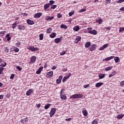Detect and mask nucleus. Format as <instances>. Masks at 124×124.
<instances>
[{
	"instance_id": "nucleus-1",
	"label": "nucleus",
	"mask_w": 124,
	"mask_h": 124,
	"mask_svg": "<svg viewBox=\"0 0 124 124\" xmlns=\"http://www.w3.org/2000/svg\"><path fill=\"white\" fill-rule=\"evenodd\" d=\"M82 97H84V95L83 94L78 93V94H74L72 95L70 98L72 99H75L77 98H82Z\"/></svg>"
},
{
	"instance_id": "nucleus-2",
	"label": "nucleus",
	"mask_w": 124,
	"mask_h": 124,
	"mask_svg": "<svg viewBox=\"0 0 124 124\" xmlns=\"http://www.w3.org/2000/svg\"><path fill=\"white\" fill-rule=\"evenodd\" d=\"M63 92H64V89H62L60 92V96L61 99H64V100H65V99H66V95L65 93L62 94Z\"/></svg>"
},
{
	"instance_id": "nucleus-3",
	"label": "nucleus",
	"mask_w": 124,
	"mask_h": 124,
	"mask_svg": "<svg viewBox=\"0 0 124 124\" xmlns=\"http://www.w3.org/2000/svg\"><path fill=\"white\" fill-rule=\"evenodd\" d=\"M36 61V57L35 56H33L30 58V63L31 64H32V63H34Z\"/></svg>"
},
{
	"instance_id": "nucleus-4",
	"label": "nucleus",
	"mask_w": 124,
	"mask_h": 124,
	"mask_svg": "<svg viewBox=\"0 0 124 124\" xmlns=\"http://www.w3.org/2000/svg\"><path fill=\"white\" fill-rule=\"evenodd\" d=\"M55 113H56V108H52L49 112L50 118H52L55 115Z\"/></svg>"
},
{
	"instance_id": "nucleus-5",
	"label": "nucleus",
	"mask_w": 124,
	"mask_h": 124,
	"mask_svg": "<svg viewBox=\"0 0 124 124\" xmlns=\"http://www.w3.org/2000/svg\"><path fill=\"white\" fill-rule=\"evenodd\" d=\"M96 45L92 44L91 45V47L89 48V50L91 51H94L96 49Z\"/></svg>"
},
{
	"instance_id": "nucleus-6",
	"label": "nucleus",
	"mask_w": 124,
	"mask_h": 124,
	"mask_svg": "<svg viewBox=\"0 0 124 124\" xmlns=\"http://www.w3.org/2000/svg\"><path fill=\"white\" fill-rule=\"evenodd\" d=\"M17 29L19 30V31H25V30H26L25 26H24L23 24L18 25Z\"/></svg>"
},
{
	"instance_id": "nucleus-7",
	"label": "nucleus",
	"mask_w": 124,
	"mask_h": 124,
	"mask_svg": "<svg viewBox=\"0 0 124 124\" xmlns=\"http://www.w3.org/2000/svg\"><path fill=\"white\" fill-rule=\"evenodd\" d=\"M41 16H42V13H37L34 15V18L38 19V18H40Z\"/></svg>"
},
{
	"instance_id": "nucleus-8",
	"label": "nucleus",
	"mask_w": 124,
	"mask_h": 124,
	"mask_svg": "<svg viewBox=\"0 0 124 124\" xmlns=\"http://www.w3.org/2000/svg\"><path fill=\"white\" fill-rule=\"evenodd\" d=\"M53 19H54V16H46L45 20V21H51V20H53Z\"/></svg>"
},
{
	"instance_id": "nucleus-9",
	"label": "nucleus",
	"mask_w": 124,
	"mask_h": 124,
	"mask_svg": "<svg viewBox=\"0 0 124 124\" xmlns=\"http://www.w3.org/2000/svg\"><path fill=\"white\" fill-rule=\"evenodd\" d=\"M108 45H109V44H106L104 45L102 47L99 48V51H102V50H104L105 48H107V47H108Z\"/></svg>"
},
{
	"instance_id": "nucleus-10",
	"label": "nucleus",
	"mask_w": 124,
	"mask_h": 124,
	"mask_svg": "<svg viewBox=\"0 0 124 124\" xmlns=\"http://www.w3.org/2000/svg\"><path fill=\"white\" fill-rule=\"evenodd\" d=\"M32 93H33V89H29L26 92V95H27V96H29V95H31V94Z\"/></svg>"
},
{
	"instance_id": "nucleus-11",
	"label": "nucleus",
	"mask_w": 124,
	"mask_h": 124,
	"mask_svg": "<svg viewBox=\"0 0 124 124\" xmlns=\"http://www.w3.org/2000/svg\"><path fill=\"white\" fill-rule=\"evenodd\" d=\"M88 33H91V34H93L94 35H95V34H97V31H96L95 30H93V31H88Z\"/></svg>"
},
{
	"instance_id": "nucleus-12",
	"label": "nucleus",
	"mask_w": 124,
	"mask_h": 124,
	"mask_svg": "<svg viewBox=\"0 0 124 124\" xmlns=\"http://www.w3.org/2000/svg\"><path fill=\"white\" fill-rule=\"evenodd\" d=\"M61 41H62V38H57L54 39V42L56 44H59V43H60V42H61Z\"/></svg>"
},
{
	"instance_id": "nucleus-13",
	"label": "nucleus",
	"mask_w": 124,
	"mask_h": 124,
	"mask_svg": "<svg viewBox=\"0 0 124 124\" xmlns=\"http://www.w3.org/2000/svg\"><path fill=\"white\" fill-rule=\"evenodd\" d=\"M82 112L83 115L85 116V117H86V116L88 115V111H87V109H86L85 108H83Z\"/></svg>"
},
{
	"instance_id": "nucleus-14",
	"label": "nucleus",
	"mask_w": 124,
	"mask_h": 124,
	"mask_svg": "<svg viewBox=\"0 0 124 124\" xmlns=\"http://www.w3.org/2000/svg\"><path fill=\"white\" fill-rule=\"evenodd\" d=\"M27 23L28 25H34V21L31 19H27Z\"/></svg>"
},
{
	"instance_id": "nucleus-15",
	"label": "nucleus",
	"mask_w": 124,
	"mask_h": 124,
	"mask_svg": "<svg viewBox=\"0 0 124 124\" xmlns=\"http://www.w3.org/2000/svg\"><path fill=\"white\" fill-rule=\"evenodd\" d=\"M62 76H60L59 78L56 80L57 84H60L62 82Z\"/></svg>"
},
{
	"instance_id": "nucleus-16",
	"label": "nucleus",
	"mask_w": 124,
	"mask_h": 124,
	"mask_svg": "<svg viewBox=\"0 0 124 124\" xmlns=\"http://www.w3.org/2000/svg\"><path fill=\"white\" fill-rule=\"evenodd\" d=\"M29 121V118L28 117H26L25 118H24V119H21L20 120V122L21 123V124H25V123H27V122Z\"/></svg>"
},
{
	"instance_id": "nucleus-17",
	"label": "nucleus",
	"mask_w": 124,
	"mask_h": 124,
	"mask_svg": "<svg viewBox=\"0 0 124 124\" xmlns=\"http://www.w3.org/2000/svg\"><path fill=\"white\" fill-rule=\"evenodd\" d=\"M81 37L80 36H77L75 39V43H78L81 40Z\"/></svg>"
},
{
	"instance_id": "nucleus-18",
	"label": "nucleus",
	"mask_w": 124,
	"mask_h": 124,
	"mask_svg": "<svg viewBox=\"0 0 124 124\" xmlns=\"http://www.w3.org/2000/svg\"><path fill=\"white\" fill-rule=\"evenodd\" d=\"M42 70H43V66H41L38 69V70L36 72V74H40Z\"/></svg>"
},
{
	"instance_id": "nucleus-19",
	"label": "nucleus",
	"mask_w": 124,
	"mask_h": 124,
	"mask_svg": "<svg viewBox=\"0 0 124 124\" xmlns=\"http://www.w3.org/2000/svg\"><path fill=\"white\" fill-rule=\"evenodd\" d=\"M73 30L75 31H80V27L78 25L75 26L73 28Z\"/></svg>"
},
{
	"instance_id": "nucleus-20",
	"label": "nucleus",
	"mask_w": 124,
	"mask_h": 124,
	"mask_svg": "<svg viewBox=\"0 0 124 124\" xmlns=\"http://www.w3.org/2000/svg\"><path fill=\"white\" fill-rule=\"evenodd\" d=\"M53 71H50V72L47 73L46 77L47 78H49L50 77H52V76H53Z\"/></svg>"
},
{
	"instance_id": "nucleus-21",
	"label": "nucleus",
	"mask_w": 124,
	"mask_h": 124,
	"mask_svg": "<svg viewBox=\"0 0 124 124\" xmlns=\"http://www.w3.org/2000/svg\"><path fill=\"white\" fill-rule=\"evenodd\" d=\"M11 49H12V51H15V52H16V53H18V52H19V51H20V49H19L18 48H17L15 46H14Z\"/></svg>"
},
{
	"instance_id": "nucleus-22",
	"label": "nucleus",
	"mask_w": 124,
	"mask_h": 124,
	"mask_svg": "<svg viewBox=\"0 0 124 124\" xmlns=\"http://www.w3.org/2000/svg\"><path fill=\"white\" fill-rule=\"evenodd\" d=\"M96 22L98 23L99 25H101L102 22H103V20L101 18H99L96 19Z\"/></svg>"
},
{
	"instance_id": "nucleus-23",
	"label": "nucleus",
	"mask_w": 124,
	"mask_h": 124,
	"mask_svg": "<svg viewBox=\"0 0 124 124\" xmlns=\"http://www.w3.org/2000/svg\"><path fill=\"white\" fill-rule=\"evenodd\" d=\"M103 82H98V83H97L96 84H95V87L96 88H99L100 87H101V86H102V85H103Z\"/></svg>"
},
{
	"instance_id": "nucleus-24",
	"label": "nucleus",
	"mask_w": 124,
	"mask_h": 124,
	"mask_svg": "<svg viewBox=\"0 0 124 124\" xmlns=\"http://www.w3.org/2000/svg\"><path fill=\"white\" fill-rule=\"evenodd\" d=\"M6 38H7V41H10L11 40V37L9 33H8L5 36Z\"/></svg>"
},
{
	"instance_id": "nucleus-25",
	"label": "nucleus",
	"mask_w": 124,
	"mask_h": 124,
	"mask_svg": "<svg viewBox=\"0 0 124 124\" xmlns=\"http://www.w3.org/2000/svg\"><path fill=\"white\" fill-rule=\"evenodd\" d=\"M105 77V74L101 73L99 74V79H103Z\"/></svg>"
},
{
	"instance_id": "nucleus-26",
	"label": "nucleus",
	"mask_w": 124,
	"mask_h": 124,
	"mask_svg": "<svg viewBox=\"0 0 124 124\" xmlns=\"http://www.w3.org/2000/svg\"><path fill=\"white\" fill-rule=\"evenodd\" d=\"M91 42H86L85 45V48H89V47L91 46Z\"/></svg>"
},
{
	"instance_id": "nucleus-27",
	"label": "nucleus",
	"mask_w": 124,
	"mask_h": 124,
	"mask_svg": "<svg viewBox=\"0 0 124 124\" xmlns=\"http://www.w3.org/2000/svg\"><path fill=\"white\" fill-rule=\"evenodd\" d=\"M57 35V34L56 33V32H53V33H52L50 35V38H54V37H56Z\"/></svg>"
},
{
	"instance_id": "nucleus-28",
	"label": "nucleus",
	"mask_w": 124,
	"mask_h": 124,
	"mask_svg": "<svg viewBox=\"0 0 124 124\" xmlns=\"http://www.w3.org/2000/svg\"><path fill=\"white\" fill-rule=\"evenodd\" d=\"M117 73V71H113L111 74H110L109 75V78H111V77H113V76H114V75H115V74Z\"/></svg>"
},
{
	"instance_id": "nucleus-29",
	"label": "nucleus",
	"mask_w": 124,
	"mask_h": 124,
	"mask_svg": "<svg viewBox=\"0 0 124 124\" xmlns=\"http://www.w3.org/2000/svg\"><path fill=\"white\" fill-rule=\"evenodd\" d=\"M114 58H115V56H110L108 58H106L105 59V61H110V60H112V59H114Z\"/></svg>"
},
{
	"instance_id": "nucleus-30",
	"label": "nucleus",
	"mask_w": 124,
	"mask_h": 124,
	"mask_svg": "<svg viewBox=\"0 0 124 124\" xmlns=\"http://www.w3.org/2000/svg\"><path fill=\"white\" fill-rule=\"evenodd\" d=\"M60 28L61 29H64V30H66V29H67V26L64 24H61Z\"/></svg>"
},
{
	"instance_id": "nucleus-31",
	"label": "nucleus",
	"mask_w": 124,
	"mask_h": 124,
	"mask_svg": "<svg viewBox=\"0 0 124 124\" xmlns=\"http://www.w3.org/2000/svg\"><path fill=\"white\" fill-rule=\"evenodd\" d=\"M50 7V3H46L44 5V9H47Z\"/></svg>"
},
{
	"instance_id": "nucleus-32",
	"label": "nucleus",
	"mask_w": 124,
	"mask_h": 124,
	"mask_svg": "<svg viewBox=\"0 0 124 124\" xmlns=\"http://www.w3.org/2000/svg\"><path fill=\"white\" fill-rule=\"evenodd\" d=\"M114 61L116 63L119 62H120V58H119V57H114Z\"/></svg>"
},
{
	"instance_id": "nucleus-33",
	"label": "nucleus",
	"mask_w": 124,
	"mask_h": 124,
	"mask_svg": "<svg viewBox=\"0 0 124 124\" xmlns=\"http://www.w3.org/2000/svg\"><path fill=\"white\" fill-rule=\"evenodd\" d=\"M113 68V66H108L105 69V71H109V70H111Z\"/></svg>"
},
{
	"instance_id": "nucleus-34",
	"label": "nucleus",
	"mask_w": 124,
	"mask_h": 124,
	"mask_svg": "<svg viewBox=\"0 0 124 124\" xmlns=\"http://www.w3.org/2000/svg\"><path fill=\"white\" fill-rule=\"evenodd\" d=\"M28 50H30V51H31V52H33V46H29L27 47Z\"/></svg>"
},
{
	"instance_id": "nucleus-35",
	"label": "nucleus",
	"mask_w": 124,
	"mask_h": 124,
	"mask_svg": "<svg viewBox=\"0 0 124 124\" xmlns=\"http://www.w3.org/2000/svg\"><path fill=\"white\" fill-rule=\"evenodd\" d=\"M52 29L51 28H49L46 30V33H51L52 32Z\"/></svg>"
},
{
	"instance_id": "nucleus-36",
	"label": "nucleus",
	"mask_w": 124,
	"mask_h": 124,
	"mask_svg": "<svg viewBox=\"0 0 124 124\" xmlns=\"http://www.w3.org/2000/svg\"><path fill=\"white\" fill-rule=\"evenodd\" d=\"M35 51H39V48L38 47H33V52H35Z\"/></svg>"
},
{
	"instance_id": "nucleus-37",
	"label": "nucleus",
	"mask_w": 124,
	"mask_h": 124,
	"mask_svg": "<svg viewBox=\"0 0 124 124\" xmlns=\"http://www.w3.org/2000/svg\"><path fill=\"white\" fill-rule=\"evenodd\" d=\"M98 124V122H97V121H96V120H93L91 123V124Z\"/></svg>"
},
{
	"instance_id": "nucleus-38",
	"label": "nucleus",
	"mask_w": 124,
	"mask_h": 124,
	"mask_svg": "<svg viewBox=\"0 0 124 124\" xmlns=\"http://www.w3.org/2000/svg\"><path fill=\"white\" fill-rule=\"evenodd\" d=\"M50 106H51V104H47V105H46L45 106V109H48V108H49V107H50Z\"/></svg>"
},
{
	"instance_id": "nucleus-39",
	"label": "nucleus",
	"mask_w": 124,
	"mask_h": 124,
	"mask_svg": "<svg viewBox=\"0 0 124 124\" xmlns=\"http://www.w3.org/2000/svg\"><path fill=\"white\" fill-rule=\"evenodd\" d=\"M86 10H87L86 9H82L78 11V13H82L83 12H85Z\"/></svg>"
},
{
	"instance_id": "nucleus-40",
	"label": "nucleus",
	"mask_w": 124,
	"mask_h": 124,
	"mask_svg": "<svg viewBox=\"0 0 124 124\" xmlns=\"http://www.w3.org/2000/svg\"><path fill=\"white\" fill-rule=\"evenodd\" d=\"M40 40H43L44 35L43 34H40L39 35Z\"/></svg>"
},
{
	"instance_id": "nucleus-41",
	"label": "nucleus",
	"mask_w": 124,
	"mask_h": 124,
	"mask_svg": "<svg viewBox=\"0 0 124 124\" xmlns=\"http://www.w3.org/2000/svg\"><path fill=\"white\" fill-rule=\"evenodd\" d=\"M0 66H1L2 67H5V66H6V63L4 62V63H1Z\"/></svg>"
},
{
	"instance_id": "nucleus-42",
	"label": "nucleus",
	"mask_w": 124,
	"mask_h": 124,
	"mask_svg": "<svg viewBox=\"0 0 124 124\" xmlns=\"http://www.w3.org/2000/svg\"><path fill=\"white\" fill-rule=\"evenodd\" d=\"M74 14V11L70 12V13H69V17H71V16H72V15H73Z\"/></svg>"
},
{
	"instance_id": "nucleus-43",
	"label": "nucleus",
	"mask_w": 124,
	"mask_h": 124,
	"mask_svg": "<svg viewBox=\"0 0 124 124\" xmlns=\"http://www.w3.org/2000/svg\"><path fill=\"white\" fill-rule=\"evenodd\" d=\"M120 87H124V80L122 81L120 83Z\"/></svg>"
},
{
	"instance_id": "nucleus-44",
	"label": "nucleus",
	"mask_w": 124,
	"mask_h": 124,
	"mask_svg": "<svg viewBox=\"0 0 124 124\" xmlns=\"http://www.w3.org/2000/svg\"><path fill=\"white\" fill-rule=\"evenodd\" d=\"M67 79L68 78L66 77H64L62 80L63 83H64V82H65Z\"/></svg>"
},
{
	"instance_id": "nucleus-45",
	"label": "nucleus",
	"mask_w": 124,
	"mask_h": 124,
	"mask_svg": "<svg viewBox=\"0 0 124 124\" xmlns=\"http://www.w3.org/2000/svg\"><path fill=\"white\" fill-rule=\"evenodd\" d=\"M123 31H124V27H121L119 29V32H122Z\"/></svg>"
},
{
	"instance_id": "nucleus-46",
	"label": "nucleus",
	"mask_w": 124,
	"mask_h": 124,
	"mask_svg": "<svg viewBox=\"0 0 124 124\" xmlns=\"http://www.w3.org/2000/svg\"><path fill=\"white\" fill-rule=\"evenodd\" d=\"M17 46V47H20V46H21V42H17L16 44Z\"/></svg>"
},
{
	"instance_id": "nucleus-47",
	"label": "nucleus",
	"mask_w": 124,
	"mask_h": 124,
	"mask_svg": "<svg viewBox=\"0 0 124 124\" xmlns=\"http://www.w3.org/2000/svg\"><path fill=\"white\" fill-rule=\"evenodd\" d=\"M65 54H66V51H64L60 53V55L63 56V55H65Z\"/></svg>"
},
{
	"instance_id": "nucleus-48",
	"label": "nucleus",
	"mask_w": 124,
	"mask_h": 124,
	"mask_svg": "<svg viewBox=\"0 0 124 124\" xmlns=\"http://www.w3.org/2000/svg\"><path fill=\"white\" fill-rule=\"evenodd\" d=\"M4 69V68H3V67H0V74H1V73H2V71H3Z\"/></svg>"
},
{
	"instance_id": "nucleus-49",
	"label": "nucleus",
	"mask_w": 124,
	"mask_h": 124,
	"mask_svg": "<svg viewBox=\"0 0 124 124\" xmlns=\"http://www.w3.org/2000/svg\"><path fill=\"white\" fill-rule=\"evenodd\" d=\"M57 7V5H52L51 7V9H55Z\"/></svg>"
},
{
	"instance_id": "nucleus-50",
	"label": "nucleus",
	"mask_w": 124,
	"mask_h": 124,
	"mask_svg": "<svg viewBox=\"0 0 124 124\" xmlns=\"http://www.w3.org/2000/svg\"><path fill=\"white\" fill-rule=\"evenodd\" d=\"M54 3H55V1H54V0H50V1H49V4H50V5H51L52 4H54Z\"/></svg>"
},
{
	"instance_id": "nucleus-51",
	"label": "nucleus",
	"mask_w": 124,
	"mask_h": 124,
	"mask_svg": "<svg viewBox=\"0 0 124 124\" xmlns=\"http://www.w3.org/2000/svg\"><path fill=\"white\" fill-rule=\"evenodd\" d=\"M6 32L5 31H1L0 32V34L1 35V36H2L3 34H4V33Z\"/></svg>"
},
{
	"instance_id": "nucleus-52",
	"label": "nucleus",
	"mask_w": 124,
	"mask_h": 124,
	"mask_svg": "<svg viewBox=\"0 0 124 124\" xmlns=\"http://www.w3.org/2000/svg\"><path fill=\"white\" fill-rule=\"evenodd\" d=\"M88 87H90V84H86V85H84L83 86L84 89H87V88H88Z\"/></svg>"
},
{
	"instance_id": "nucleus-53",
	"label": "nucleus",
	"mask_w": 124,
	"mask_h": 124,
	"mask_svg": "<svg viewBox=\"0 0 124 124\" xmlns=\"http://www.w3.org/2000/svg\"><path fill=\"white\" fill-rule=\"evenodd\" d=\"M62 15L60 13L57 14V17L58 18H62Z\"/></svg>"
},
{
	"instance_id": "nucleus-54",
	"label": "nucleus",
	"mask_w": 124,
	"mask_h": 124,
	"mask_svg": "<svg viewBox=\"0 0 124 124\" xmlns=\"http://www.w3.org/2000/svg\"><path fill=\"white\" fill-rule=\"evenodd\" d=\"M16 68L18 69V70L19 71H21V70H22V68H21V67L20 66H17L16 67Z\"/></svg>"
},
{
	"instance_id": "nucleus-55",
	"label": "nucleus",
	"mask_w": 124,
	"mask_h": 124,
	"mask_svg": "<svg viewBox=\"0 0 124 124\" xmlns=\"http://www.w3.org/2000/svg\"><path fill=\"white\" fill-rule=\"evenodd\" d=\"M4 52L5 53H8V52H9V49L6 48V47H5Z\"/></svg>"
},
{
	"instance_id": "nucleus-56",
	"label": "nucleus",
	"mask_w": 124,
	"mask_h": 124,
	"mask_svg": "<svg viewBox=\"0 0 124 124\" xmlns=\"http://www.w3.org/2000/svg\"><path fill=\"white\" fill-rule=\"evenodd\" d=\"M122 2H124V0H119L117 1V3H122Z\"/></svg>"
},
{
	"instance_id": "nucleus-57",
	"label": "nucleus",
	"mask_w": 124,
	"mask_h": 124,
	"mask_svg": "<svg viewBox=\"0 0 124 124\" xmlns=\"http://www.w3.org/2000/svg\"><path fill=\"white\" fill-rule=\"evenodd\" d=\"M16 27H17V25L16 24H15V23L13 24L12 28L13 29H15V28H16Z\"/></svg>"
},
{
	"instance_id": "nucleus-58",
	"label": "nucleus",
	"mask_w": 124,
	"mask_h": 124,
	"mask_svg": "<svg viewBox=\"0 0 124 124\" xmlns=\"http://www.w3.org/2000/svg\"><path fill=\"white\" fill-rule=\"evenodd\" d=\"M71 76V73H69L67 76L66 77L68 79H69V77Z\"/></svg>"
},
{
	"instance_id": "nucleus-59",
	"label": "nucleus",
	"mask_w": 124,
	"mask_h": 124,
	"mask_svg": "<svg viewBox=\"0 0 124 124\" xmlns=\"http://www.w3.org/2000/svg\"><path fill=\"white\" fill-rule=\"evenodd\" d=\"M13 78H14V74H12L10 76V79H12Z\"/></svg>"
},
{
	"instance_id": "nucleus-60",
	"label": "nucleus",
	"mask_w": 124,
	"mask_h": 124,
	"mask_svg": "<svg viewBox=\"0 0 124 124\" xmlns=\"http://www.w3.org/2000/svg\"><path fill=\"white\" fill-rule=\"evenodd\" d=\"M123 117H124L123 115H118L117 118H119L120 119H122Z\"/></svg>"
},
{
	"instance_id": "nucleus-61",
	"label": "nucleus",
	"mask_w": 124,
	"mask_h": 124,
	"mask_svg": "<svg viewBox=\"0 0 124 124\" xmlns=\"http://www.w3.org/2000/svg\"><path fill=\"white\" fill-rule=\"evenodd\" d=\"M106 3H110L111 2V0H105Z\"/></svg>"
},
{
	"instance_id": "nucleus-62",
	"label": "nucleus",
	"mask_w": 124,
	"mask_h": 124,
	"mask_svg": "<svg viewBox=\"0 0 124 124\" xmlns=\"http://www.w3.org/2000/svg\"><path fill=\"white\" fill-rule=\"evenodd\" d=\"M65 121H66V122H70V121H71V118H69L66 119Z\"/></svg>"
},
{
	"instance_id": "nucleus-63",
	"label": "nucleus",
	"mask_w": 124,
	"mask_h": 124,
	"mask_svg": "<svg viewBox=\"0 0 124 124\" xmlns=\"http://www.w3.org/2000/svg\"><path fill=\"white\" fill-rule=\"evenodd\" d=\"M21 15L24 16H28V14H26V13H22Z\"/></svg>"
},
{
	"instance_id": "nucleus-64",
	"label": "nucleus",
	"mask_w": 124,
	"mask_h": 124,
	"mask_svg": "<svg viewBox=\"0 0 124 124\" xmlns=\"http://www.w3.org/2000/svg\"><path fill=\"white\" fill-rule=\"evenodd\" d=\"M120 11H124V7H123L120 9Z\"/></svg>"
}]
</instances>
